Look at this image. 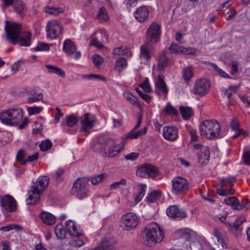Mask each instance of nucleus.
Returning <instances> with one entry per match:
<instances>
[{
    "mask_svg": "<svg viewBox=\"0 0 250 250\" xmlns=\"http://www.w3.org/2000/svg\"><path fill=\"white\" fill-rule=\"evenodd\" d=\"M21 25L16 22L9 23L5 21L6 39L12 44L29 46L31 44L32 34L29 31H22Z\"/></svg>",
    "mask_w": 250,
    "mask_h": 250,
    "instance_id": "f257e3e1",
    "label": "nucleus"
},
{
    "mask_svg": "<svg viewBox=\"0 0 250 250\" xmlns=\"http://www.w3.org/2000/svg\"><path fill=\"white\" fill-rule=\"evenodd\" d=\"M199 130L201 135L208 139L220 138L223 136L220 124L213 120L203 121L199 126Z\"/></svg>",
    "mask_w": 250,
    "mask_h": 250,
    "instance_id": "f03ea898",
    "label": "nucleus"
},
{
    "mask_svg": "<svg viewBox=\"0 0 250 250\" xmlns=\"http://www.w3.org/2000/svg\"><path fill=\"white\" fill-rule=\"evenodd\" d=\"M145 233L146 240V245L151 247L157 243L161 242L164 237L163 231L158 225L153 222L148 225L145 228Z\"/></svg>",
    "mask_w": 250,
    "mask_h": 250,
    "instance_id": "7ed1b4c3",
    "label": "nucleus"
},
{
    "mask_svg": "<svg viewBox=\"0 0 250 250\" xmlns=\"http://www.w3.org/2000/svg\"><path fill=\"white\" fill-rule=\"evenodd\" d=\"M23 118V110L21 108H14L2 110L0 113V121L8 125H17Z\"/></svg>",
    "mask_w": 250,
    "mask_h": 250,
    "instance_id": "20e7f679",
    "label": "nucleus"
},
{
    "mask_svg": "<svg viewBox=\"0 0 250 250\" xmlns=\"http://www.w3.org/2000/svg\"><path fill=\"white\" fill-rule=\"evenodd\" d=\"M89 179L86 178H79L75 181L71 189L72 194L79 199L86 197L89 193L88 184Z\"/></svg>",
    "mask_w": 250,
    "mask_h": 250,
    "instance_id": "39448f33",
    "label": "nucleus"
},
{
    "mask_svg": "<svg viewBox=\"0 0 250 250\" xmlns=\"http://www.w3.org/2000/svg\"><path fill=\"white\" fill-rule=\"evenodd\" d=\"M172 192L176 195H181L186 193L189 189V184L185 178L176 176L171 181Z\"/></svg>",
    "mask_w": 250,
    "mask_h": 250,
    "instance_id": "423d86ee",
    "label": "nucleus"
},
{
    "mask_svg": "<svg viewBox=\"0 0 250 250\" xmlns=\"http://www.w3.org/2000/svg\"><path fill=\"white\" fill-rule=\"evenodd\" d=\"M138 222V217L135 213L128 212L122 216L120 226L125 230H129L136 228Z\"/></svg>",
    "mask_w": 250,
    "mask_h": 250,
    "instance_id": "0eeeda50",
    "label": "nucleus"
},
{
    "mask_svg": "<svg viewBox=\"0 0 250 250\" xmlns=\"http://www.w3.org/2000/svg\"><path fill=\"white\" fill-rule=\"evenodd\" d=\"M158 174L157 167L148 164L142 166L136 170V175L143 178H154Z\"/></svg>",
    "mask_w": 250,
    "mask_h": 250,
    "instance_id": "6e6552de",
    "label": "nucleus"
},
{
    "mask_svg": "<svg viewBox=\"0 0 250 250\" xmlns=\"http://www.w3.org/2000/svg\"><path fill=\"white\" fill-rule=\"evenodd\" d=\"M96 118L90 113H86L82 116L80 119L81 125L80 130L86 134H88L89 130L95 125Z\"/></svg>",
    "mask_w": 250,
    "mask_h": 250,
    "instance_id": "1a4fd4ad",
    "label": "nucleus"
},
{
    "mask_svg": "<svg viewBox=\"0 0 250 250\" xmlns=\"http://www.w3.org/2000/svg\"><path fill=\"white\" fill-rule=\"evenodd\" d=\"M62 27L56 21L48 22L46 26L47 36L51 39H57L62 33Z\"/></svg>",
    "mask_w": 250,
    "mask_h": 250,
    "instance_id": "9d476101",
    "label": "nucleus"
},
{
    "mask_svg": "<svg viewBox=\"0 0 250 250\" xmlns=\"http://www.w3.org/2000/svg\"><path fill=\"white\" fill-rule=\"evenodd\" d=\"M146 42L150 43L157 42L160 38L161 27L159 24L152 23L146 31Z\"/></svg>",
    "mask_w": 250,
    "mask_h": 250,
    "instance_id": "9b49d317",
    "label": "nucleus"
},
{
    "mask_svg": "<svg viewBox=\"0 0 250 250\" xmlns=\"http://www.w3.org/2000/svg\"><path fill=\"white\" fill-rule=\"evenodd\" d=\"M210 88V84L208 81L205 79H199L195 83L194 93L202 97L208 92Z\"/></svg>",
    "mask_w": 250,
    "mask_h": 250,
    "instance_id": "f8f14e48",
    "label": "nucleus"
},
{
    "mask_svg": "<svg viewBox=\"0 0 250 250\" xmlns=\"http://www.w3.org/2000/svg\"><path fill=\"white\" fill-rule=\"evenodd\" d=\"M154 48L151 43L146 42L140 46V58L144 63H149L153 55Z\"/></svg>",
    "mask_w": 250,
    "mask_h": 250,
    "instance_id": "ddd939ff",
    "label": "nucleus"
},
{
    "mask_svg": "<svg viewBox=\"0 0 250 250\" xmlns=\"http://www.w3.org/2000/svg\"><path fill=\"white\" fill-rule=\"evenodd\" d=\"M114 141L113 139L107 136H101L95 145L94 148L96 151L104 152L106 154V150H107L109 147H111L114 145Z\"/></svg>",
    "mask_w": 250,
    "mask_h": 250,
    "instance_id": "4468645a",
    "label": "nucleus"
},
{
    "mask_svg": "<svg viewBox=\"0 0 250 250\" xmlns=\"http://www.w3.org/2000/svg\"><path fill=\"white\" fill-rule=\"evenodd\" d=\"M49 178L46 176L39 177L36 182L34 183L31 188L33 193H42L47 187L49 182Z\"/></svg>",
    "mask_w": 250,
    "mask_h": 250,
    "instance_id": "2eb2a0df",
    "label": "nucleus"
},
{
    "mask_svg": "<svg viewBox=\"0 0 250 250\" xmlns=\"http://www.w3.org/2000/svg\"><path fill=\"white\" fill-rule=\"evenodd\" d=\"M0 205L3 209L9 212L14 211L17 208L16 200L8 195L1 198Z\"/></svg>",
    "mask_w": 250,
    "mask_h": 250,
    "instance_id": "dca6fc26",
    "label": "nucleus"
},
{
    "mask_svg": "<svg viewBox=\"0 0 250 250\" xmlns=\"http://www.w3.org/2000/svg\"><path fill=\"white\" fill-rule=\"evenodd\" d=\"M167 214L169 217L178 219L179 220L185 218L187 216L186 212L179 208L177 206H169L166 210Z\"/></svg>",
    "mask_w": 250,
    "mask_h": 250,
    "instance_id": "f3484780",
    "label": "nucleus"
},
{
    "mask_svg": "<svg viewBox=\"0 0 250 250\" xmlns=\"http://www.w3.org/2000/svg\"><path fill=\"white\" fill-rule=\"evenodd\" d=\"M163 135L166 140L175 141L178 137V129L174 126H164Z\"/></svg>",
    "mask_w": 250,
    "mask_h": 250,
    "instance_id": "a211bd4d",
    "label": "nucleus"
},
{
    "mask_svg": "<svg viewBox=\"0 0 250 250\" xmlns=\"http://www.w3.org/2000/svg\"><path fill=\"white\" fill-rule=\"evenodd\" d=\"M65 229L72 237H79L82 235V231L77 228L75 223L71 220L65 222Z\"/></svg>",
    "mask_w": 250,
    "mask_h": 250,
    "instance_id": "6ab92c4d",
    "label": "nucleus"
},
{
    "mask_svg": "<svg viewBox=\"0 0 250 250\" xmlns=\"http://www.w3.org/2000/svg\"><path fill=\"white\" fill-rule=\"evenodd\" d=\"M149 15V10L147 7L142 6L136 9L134 13L135 19L139 22H142L148 20Z\"/></svg>",
    "mask_w": 250,
    "mask_h": 250,
    "instance_id": "aec40b11",
    "label": "nucleus"
},
{
    "mask_svg": "<svg viewBox=\"0 0 250 250\" xmlns=\"http://www.w3.org/2000/svg\"><path fill=\"white\" fill-rule=\"evenodd\" d=\"M10 2L11 3V6H13L15 12L21 16L22 17L26 13V8L21 0H11Z\"/></svg>",
    "mask_w": 250,
    "mask_h": 250,
    "instance_id": "412c9836",
    "label": "nucleus"
},
{
    "mask_svg": "<svg viewBox=\"0 0 250 250\" xmlns=\"http://www.w3.org/2000/svg\"><path fill=\"white\" fill-rule=\"evenodd\" d=\"M147 130V128L146 127H144L143 128L136 131V130H134L132 129L130 132L127 133L125 134L123 136V139H136L138 138L139 136H141L143 135L146 134Z\"/></svg>",
    "mask_w": 250,
    "mask_h": 250,
    "instance_id": "4be33fe9",
    "label": "nucleus"
},
{
    "mask_svg": "<svg viewBox=\"0 0 250 250\" xmlns=\"http://www.w3.org/2000/svg\"><path fill=\"white\" fill-rule=\"evenodd\" d=\"M167 51L164 50L159 55L157 66L160 70H164L165 67L168 66L170 62V59L167 56Z\"/></svg>",
    "mask_w": 250,
    "mask_h": 250,
    "instance_id": "5701e85b",
    "label": "nucleus"
},
{
    "mask_svg": "<svg viewBox=\"0 0 250 250\" xmlns=\"http://www.w3.org/2000/svg\"><path fill=\"white\" fill-rule=\"evenodd\" d=\"M39 216L44 224L52 225L55 222V217L53 214L48 212L43 211L40 214Z\"/></svg>",
    "mask_w": 250,
    "mask_h": 250,
    "instance_id": "b1692460",
    "label": "nucleus"
},
{
    "mask_svg": "<svg viewBox=\"0 0 250 250\" xmlns=\"http://www.w3.org/2000/svg\"><path fill=\"white\" fill-rule=\"evenodd\" d=\"M156 88L160 92H162L165 95L168 92V89L164 81L163 76L160 75L155 82Z\"/></svg>",
    "mask_w": 250,
    "mask_h": 250,
    "instance_id": "393cba45",
    "label": "nucleus"
},
{
    "mask_svg": "<svg viewBox=\"0 0 250 250\" xmlns=\"http://www.w3.org/2000/svg\"><path fill=\"white\" fill-rule=\"evenodd\" d=\"M33 188L28 191V196L26 200V204L30 205H34L39 201L41 197V193H33Z\"/></svg>",
    "mask_w": 250,
    "mask_h": 250,
    "instance_id": "a878e982",
    "label": "nucleus"
},
{
    "mask_svg": "<svg viewBox=\"0 0 250 250\" xmlns=\"http://www.w3.org/2000/svg\"><path fill=\"white\" fill-rule=\"evenodd\" d=\"M76 48L73 42L70 39L65 40L63 43V50L67 54L71 55L74 53Z\"/></svg>",
    "mask_w": 250,
    "mask_h": 250,
    "instance_id": "bb28decb",
    "label": "nucleus"
},
{
    "mask_svg": "<svg viewBox=\"0 0 250 250\" xmlns=\"http://www.w3.org/2000/svg\"><path fill=\"white\" fill-rule=\"evenodd\" d=\"M123 95L125 98L131 104L135 105L139 108L141 107L140 102L138 101L137 97L132 95L130 92L128 91H125L124 92Z\"/></svg>",
    "mask_w": 250,
    "mask_h": 250,
    "instance_id": "cd10ccee",
    "label": "nucleus"
},
{
    "mask_svg": "<svg viewBox=\"0 0 250 250\" xmlns=\"http://www.w3.org/2000/svg\"><path fill=\"white\" fill-rule=\"evenodd\" d=\"M210 152L208 148L206 147L201 150L198 154L199 162L202 164L205 163L209 160Z\"/></svg>",
    "mask_w": 250,
    "mask_h": 250,
    "instance_id": "c85d7f7f",
    "label": "nucleus"
},
{
    "mask_svg": "<svg viewBox=\"0 0 250 250\" xmlns=\"http://www.w3.org/2000/svg\"><path fill=\"white\" fill-rule=\"evenodd\" d=\"M45 67L48 69V73H54L61 77H64L65 73L64 71L61 68L50 64H46Z\"/></svg>",
    "mask_w": 250,
    "mask_h": 250,
    "instance_id": "c756f323",
    "label": "nucleus"
},
{
    "mask_svg": "<svg viewBox=\"0 0 250 250\" xmlns=\"http://www.w3.org/2000/svg\"><path fill=\"white\" fill-rule=\"evenodd\" d=\"M29 93L31 96V97L28 98V102L29 103L40 101L42 100L43 97L42 93H40L38 94L36 90L34 89L29 91Z\"/></svg>",
    "mask_w": 250,
    "mask_h": 250,
    "instance_id": "7c9ffc66",
    "label": "nucleus"
},
{
    "mask_svg": "<svg viewBox=\"0 0 250 250\" xmlns=\"http://www.w3.org/2000/svg\"><path fill=\"white\" fill-rule=\"evenodd\" d=\"M137 187L139 189V192L138 194L135 197L134 202L135 204L138 203L142 200L146 190V186L145 184H140Z\"/></svg>",
    "mask_w": 250,
    "mask_h": 250,
    "instance_id": "2f4dec72",
    "label": "nucleus"
},
{
    "mask_svg": "<svg viewBox=\"0 0 250 250\" xmlns=\"http://www.w3.org/2000/svg\"><path fill=\"white\" fill-rule=\"evenodd\" d=\"M66 125L68 127H73L77 124L80 120L78 116L71 114L66 116Z\"/></svg>",
    "mask_w": 250,
    "mask_h": 250,
    "instance_id": "473e14b6",
    "label": "nucleus"
},
{
    "mask_svg": "<svg viewBox=\"0 0 250 250\" xmlns=\"http://www.w3.org/2000/svg\"><path fill=\"white\" fill-rule=\"evenodd\" d=\"M207 64L209 67V68L212 71L216 72L224 78H229V75L227 74L225 71L221 69L219 67H218L216 64L211 62H207Z\"/></svg>",
    "mask_w": 250,
    "mask_h": 250,
    "instance_id": "72a5a7b5",
    "label": "nucleus"
},
{
    "mask_svg": "<svg viewBox=\"0 0 250 250\" xmlns=\"http://www.w3.org/2000/svg\"><path fill=\"white\" fill-rule=\"evenodd\" d=\"M180 110L183 118L186 120H188L193 114L192 109L189 107H181Z\"/></svg>",
    "mask_w": 250,
    "mask_h": 250,
    "instance_id": "f704fd0d",
    "label": "nucleus"
},
{
    "mask_svg": "<svg viewBox=\"0 0 250 250\" xmlns=\"http://www.w3.org/2000/svg\"><path fill=\"white\" fill-rule=\"evenodd\" d=\"M127 65L126 60L123 58H120L116 61L114 68L115 70L120 72L125 69Z\"/></svg>",
    "mask_w": 250,
    "mask_h": 250,
    "instance_id": "c9c22d12",
    "label": "nucleus"
},
{
    "mask_svg": "<svg viewBox=\"0 0 250 250\" xmlns=\"http://www.w3.org/2000/svg\"><path fill=\"white\" fill-rule=\"evenodd\" d=\"M113 54L118 55H126L131 56V53L130 49L125 46H121L115 48L113 50Z\"/></svg>",
    "mask_w": 250,
    "mask_h": 250,
    "instance_id": "e433bc0d",
    "label": "nucleus"
},
{
    "mask_svg": "<svg viewBox=\"0 0 250 250\" xmlns=\"http://www.w3.org/2000/svg\"><path fill=\"white\" fill-rule=\"evenodd\" d=\"M66 229L62 224H58L56 226L55 229V232L58 238L62 239L65 237L66 234Z\"/></svg>",
    "mask_w": 250,
    "mask_h": 250,
    "instance_id": "4c0bfd02",
    "label": "nucleus"
},
{
    "mask_svg": "<svg viewBox=\"0 0 250 250\" xmlns=\"http://www.w3.org/2000/svg\"><path fill=\"white\" fill-rule=\"evenodd\" d=\"M122 150L119 145L116 144L114 142V145L109 147L108 149V155L109 157H113L117 155Z\"/></svg>",
    "mask_w": 250,
    "mask_h": 250,
    "instance_id": "58836bf2",
    "label": "nucleus"
},
{
    "mask_svg": "<svg viewBox=\"0 0 250 250\" xmlns=\"http://www.w3.org/2000/svg\"><path fill=\"white\" fill-rule=\"evenodd\" d=\"M107 176L108 175L107 173H102L91 177L90 180L92 185H96L102 182L104 179L107 177Z\"/></svg>",
    "mask_w": 250,
    "mask_h": 250,
    "instance_id": "ea45409f",
    "label": "nucleus"
},
{
    "mask_svg": "<svg viewBox=\"0 0 250 250\" xmlns=\"http://www.w3.org/2000/svg\"><path fill=\"white\" fill-rule=\"evenodd\" d=\"M44 11L48 14L54 15H58L60 13H62L63 10L62 7H54L52 6H47L44 8Z\"/></svg>",
    "mask_w": 250,
    "mask_h": 250,
    "instance_id": "a19ab883",
    "label": "nucleus"
},
{
    "mask_svg": "<svg viewBox=\"0 0 250 250\" xmlns=\"http://www.w3.org/2000/svg\"><path fill=\"white\" fill-rule=\"evenodd\" d=\"M161 192L159 190H154L150 192L146 198L148 202L153 203L155 202L161 196Z\"/></svg>",
    "mask_w": 250,
    "mask_h": 250,
    "instance_id": "79ce46f5",
    "label": "nucleus"
},
{
    "mask_svg": "<svg viewBox=\"0 0 250 250\" xmlns=\"http://www.w3.org/2000/svg\"><path fill=\"white\" fill-rule=\"evenodd\" d=\"M236 178L228 177L226 179H222L220 180L219 184L221 188L227 187V186H232L233 183L235 182Z\"/></svg>",
    "mask_w": 250,
    "mask_h": 250,
    "instance_id": "37998d69",
    "label": "nucleus"
},
{
    "mask_svg": "<svg viewBox=\"0 0 250 250\" xmlns=\"http://www.w3.org/2000/svg\"><path fill=\"white\" fill-rule=\"evenodd\" d=\"M238 88V86H230L227 89L223 90V92L224 94L229 99L234 94L237 92Z\"/></svg>",
    "mask_w": 250,
    "mask_h": 250,
    "instance_id": "c03bdc74",
    "label": "nucleus"
},
{
    "mask_svg": "<svg viewBox=\"0 0 250 250\" xmlns=\"http://www.w3.org/2000/svg\"><path fill=\"white\" fill-rule=\"evenodd\" d=\"M193 76V71L191 67H187L183 70V77L186 82L189 81Z\"/></svg>",
    "mask_w": 250,
    "mask_h": 250,
    "instance_id": "a18cd8bd",
    "label": "nucleus"
},
{
    "mask_svg": "<svg viewBox=\"0 0 250 250\" xmlns=\"http://www.w3.org/2000/svg\"><path fill=\"white\" fill-rule=\"evenodd\" d=\"M183 49L184 47L183 46H180L174 43H171L168 48V50L171 53H182Z\"/></svg>",
    "mask_w": 250,
    "mask_h": 250,
    "instance_id": "49530a36",
    "label": "nucleus"
},
{
    "mask_svg": "<svg viewBox=\"0 0 250 250\" xmlns=\"http://www.w3.org/2000/svg\"><path fill=\"white\" fill-rule=\"evenodd\" d=\"M164 111L169 115H177L178 114V111L169 103L167 104Z\"/></svg>",
    "mask_w": 250,
    "mask_h": 250,
    "instance_id": "de8ad7c7",
    "label": "nucleus"
},
{
    "mask_svg": "<svg viewBox=\"0 0 250 250\" xmlns=\"http://www.w3.org/2000/svg\"><path fill=\"white\" fill-rule=\"evenodd\" d=\"M235 192V190L233 188H230L229 189H223V188H218L216 189V193L217 194L222 196H227L229 195H232Z\"/></svg>",
    "mask_w": 250,
    "mask_h": 250,
    "instance_id": "09e8293b",
    "label": "nucleus"
},
{
    "mask_svg": "<svg viewBox=\"0 0 250 250\" xmlns=\"http://www.w3.org/2000/svg\"><path fill=\"white\" fill-rule=\"evenodd\" d=\"M98 18L100 20L106 21L108 19L107 13L105 8L104 7H102L99 11L97 15Z\"/></svg>",
    "mask_w": 250,
    "mask_h": 250,
    "instance_id": "8fccbe9b",
    "label": "nucleus"
},
{
    "mask_svg": "<svg viewBox=\"0 0 250 250\" xmlns=\"http://www.w3.org/2000/svg\"><path fill=\"white\" fill-rule=\"evenodd\" d=\"M52 145V142L49 140H46L42 142L40 145V147L42 151H45L50 149Z\"/></svg>",
    "mask_w": 250,
    "mask_h": 250,
    "instance_id": "3c124183",
    "label": "nucleus"
},
{
    "mask_svg": "<svg viewBox=\"0 0 250 250\" xmlns=\"http://www.w3.org/2000/svg\"><path fill=\"white\" fill-rule=\"evenodd\" d=\"M126 180L125 178H122L120 181L116 182L112 184L110 186V189L112 190H115L117 188H119L121 186H125L126 184Z\"/></svg>",
    "mask_w": 250,
    "mask_h": 250,
    "instance_id": "603ef678",
    "label": "nucleus"
},
{
    "mask_svg": "<svg viewBox=\"0 0 250 250\" xmlns=\"http://www.w3.org/2000/svg\"><path fill=\"white\" fill-rule=\"evenodd\" d=\"M33 49L35 51H47L49 49V46L46 43L40 42L38 44L36 47L33 48Z\"/></svg>",
    "mask_w": 250,
    "mask_h": 250,
    "instance_id": "864d4df0",
    "label": "nucleus"
},
{
    "mask_svg": "<svg viewBox=\"0 0 250 250\" xmlns=\"http://www.w3.org/2000/svg\"><path fill=\"white\" fill-rule=\"evenodd\" d=\"M65 171V170L64 169L62 168H59L54 173V176L56 178V180L59 182L62 181L64 178L63 175Z\"/></svg>",
    "mask_w": 250,
    "mask_h": 250,
    "instance_id": "5fc2aeb1",
    "label": "nucleus"
},
{
    "mask_svg": "<svg viewBox=\"0 0 250 250\" xmlns=\"http://www.w3.org/2000/svg\"><path fill=\"white\" fill-rule=\"evenodd\" d=\"M243 221L241 219H237L234 222L229 224V229L231 230H238L239 229L240 226L243 223Z\"/></svg>",
    "mask_w": 250,
    "mask_h": 250,
    "instance_id": "6e6d98bb",
    "label": "nucleus"
},
{
    "mask_svg": "<svg viewBox=\"0 0 250 250\" xmlns=\"http://www.w3.org/2000/svg\"><path fill=\"white\" fill-rule=\"evenodd\" d=\"M83 78L86 79H96V80H101L103 81H105V78L101 75L98 74H89V75H83Z\"/></svg>",
    "mask_w": 250,
    "mask_h": 250,
    "instance_id": "4d7b16f0",
    "label": "nucleus"
},
{
    "mask_svg": "<svg viewBox=\"0 0 250 250\" xmlns=\"http://www.w3.org/2000/svg\"><path fill=\"white\" fill-rule=\"evenodd\" d=\"M238 199L235 197L232 196L229 198H225L224 202L226 204L231 206L233 208L236 204L237 203Z\"/></svg>",
    "mask_w": 250,
    "mask_h": 250,
    "instance_id": "13d9d810",
    "label": "nucleus"
},
{
    "mask_svg": "<svg viewBox=\"0 0 250 250\" xmlns=\"http://www.w3.org/2000/svg\"><path fill=\"white\" fill-rule=\"evenodd\" d=\"M140 86L143 88L145 92H149L152 91L151 88L149 83V80L147 78H146L144 81L143 83L140 85Z\"/></svg>",
    "mask_w": 250,
    "mask_h": 250,
    "instance_id": "bf43d9fd",
    "label": "nucleus"
},
{
    "mask_svg": "<svg viewBox=\"0 0 250 250\" xmlns=\"http://www.w3.org/2000/svg\"><path fill=\"white\" fill-rule=\"evenodd\" d=\"M187 128L188 132L190 134L191 141L194 142L197 141L198 140V136L197 134L196 131L189 127H187Z\"/></svg>",
    "mask_w": 250,
    "mask_h": 250,
    "instance_id": "052dcab7",
    "label": "nucleus"
},
{
    "mask_svg": "<svg viewBox=\"0 0 250 250\" xmlns=\"http://www.w3.org/2000/svg\"><path fill=\"white\" fill-rule=\"evenodd\" d=\"M26 156V153L25 150L23 149H21L18 151L17 154V160L22 163L23 161H25V158Z\"/></svg>",
    "mask_w": 250,
    "mask_h": 250,
    "instance_id": "680f3d73",
    "label": "nucleus"
},
{
    "mask_svg": "<svg viewBox=\"0 0 250 250\" xmlns=\"http://www.w3.org/2000/svg\"><path fill=\"white\" fill-rule=\"evenodd\" d=\"M42 110V108L40 107L33 106L28 108L27 111L30 115L39 114Z\"/></svg>",
    "mask_w": 250,
    "mask_h": 250,
    "instance_id": "e2e57ef3",
    "label": "nucleus"
},
{
    "mask_svg": "<svg viewBox=\"0 0 250 250\" xmlns=\"http://www.w3.org/2000/svg\"><path fill=\"white\" fill-rule=\"evenodd\" d=\"M92 61L96 66H98L103 62V59L99 55H94L92 57Z\"/></svg>",
    "mask_w": 250,
    "mask_h": 250,
    "instance_id": "0e129e2a",
    "label": "nucleus"
},
{
    "mask_svg": "<svg viewBox=\"0 0 250 250\" xmlns=\"http://www.w3.org/2000/svg\"><path fill=\"white\" fill-rule=\"evenodd\" d=\"M38 157H39V153L37 152L35 153L34 154H33L31 155L28 156L27 158L25 159V161H23L22 162V165H24L27 162H31L34 161L38 158Z\"/></svg>",
    "mask_w": 250,
    "mask_h": 250,
    "instance_id": "69168bd1",
    "label": "nucleus"
},
{
    "mask_svg": "<svg viewBox=\"0 0 250 250\" xmlns=\"http://www.w3.org/2000/svg\"><path fill=\"white\" fill-rule=\"evenodd\" d=\"M89 45L94 46L99 49H102L104 47V45L96 38L92 39L90 42Z\"/></svg>",
    "mask_w": 250,
    "mask_h": 250,
    "instance_id": "338daca9",
    "label": "nucleus"
},
{
    "mask_svg": "<svg viewBox=\"0 0 250 250\" xmlns=\"http://www.w3.org/2000/svg\"><path fill=\"white\" fill-rule=\"evenodd\" d=\"M244 163L247 165L250 166V152L246 151L243 155Z\"/></svg>",
    "mask_w": 250,
    "mask_h": 250,
    "instance_id": "774afa93",
    "label": "nucleus"
}]
</instances>
